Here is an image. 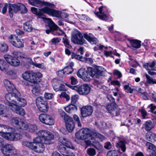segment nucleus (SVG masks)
<instances>
[{"mask_svg":"<svg viewBox=\"0 0 156 156\" xmlns=\"http://www.w3.org/2000/svg\"><path fill=\"white\" fill-rule=\"evenodd\" d=\"M115 103H112L108 105L107 106V109L109 113H111L114 110L115 107L116 106Z\"/></svg>","mask_w":156,"mask_h":156,"instance_id":"79ce46f5","label":"nucleus"},{"mask_svg":"<svg viewBox=\"0 0 156 156\" xmlns=\"http://www.w3.org/2000/svg\"><path fill=\"white\" fill-rule=\"evenodd\" d=\"M80 55H77L74 52H72L71 54V58L72 59L75 58L79 60V59H80Z\"/></svg>","mask_w":156,"mask_h":156,"instance_id":"69168bd1","label":"nucleus"},{"mask_svg":"<svg viewBox=\"0 0 156 156\" xmlns=\"http://www.w3.org/2000/svg\"><path fill=\"white\" fill-rule=\"evenodd\" d=\"M36 105L39 110L42 112H46L48 109V107L47 101L44 100V98L39 97L36 99Z\"/></svg>","mask_w":156,"mask_h":156,"instance_id":"39448f33","label":"nucleus"},{"mask_svg":"<svg viewBox=\"0 0 156 156\" xmlns=\"http://www.w3.org/2000/svg\"><path fill=\"white\" fill-rule=\"evenodd\" d=\"M121 154L118 151L114 150L108 151L107 154V156H121Z\"/></svg>","mask_w":156,"mask_h":156,"instance_id":"58836bf2","label":"nucleus"},{"mask_svg":"<svg viewBox=\"0 0 156 156\" xmlns=\"http://www.w3.org/2000/svg\"><path fill=\"white\" fill-rule=\"evenodd\" d=\"M72 89L75 90L79 94L86 95L90 92L91 88L88 84L85 83L72 87Z\"/></svg>","mask_w":156,"mask_h":156,"instance_id":"20e7f679","label":"nucleus"},{"mask_svg":"<svg viewBox=\"0 0 156 156\" xmlns=\"http://www.w3.org/2000/svg\"><path fill=\"white\" fill-rule=\"evenodd\" d=\"M77 109L76 106L73 104L70 105L65 108L66 111L70 113H73L76 112Z\"/></svg>","mask_w":156,"mask_h":156,"instance_id":"bb28decb","label":"nucleus"},{"mask_svg":"<svg viewBox=\"0 0 156 156\" xmlns=\"http://www.w3.org/2000/svg\"><path fill=\"white\" fill-rule=\"evenodd\" d=\"M18 38L15 35H11L9 37V40L10 42L12 44L13 43L16 41Z\"/></svg>","mask_w":156,"mask_h":156,"instance_id":"3c124183","label":"nucleus"},{"mask_svg":"<svg viewBox=\"0 0 156 156\" xmlns=\"http://www.w3.org/2000/svg\"><path fill=\"white\" fill-rule=\"evenodd\" d=\"M28 131L30 132H34L37 130V126L34 125L29 124L28 125Z\"/></svg>","mask_w":156,"mask_h":156,"instance_id":"c03bdc74","label":"nucleus"},{"mask_svg":"<svg viewBox=\"0 0 156 156\" xmlns=\"http://www.w3.org/2000/svg\"><path fill=\"white\" fill-rule=\"evenodd\" d=\"M74 65V63L73 62H71L69 63V65L66 67L64 69L66 70L67 68H69L70 69V72H73V66Z\"/></svg>","mask_w":156,"mask_h":156,"instance_id":"680f3d73","label":"nucleus"},{"mask_svg":"<svg viewBox=\"0 0 156 156\" xmlns=\"http://www.w3.org/2000/svg\"><path fill=\"white\" fill-rule=\"evenodd\" d=\"M155 63L154 61H153L151 62H148L143 64V67L146 69L147 70H149L150 69H152L155 66Z\"/></svg>","mask_w":156,"mask_h":156,"instance_id":"f704fd0d","label":"nucleus"},{"mask_svg":"<svg viewBox=\"0 0 156 156\" xmlns=\"http://www.w3.org/2000/svg\"><path fill=\"white\" fill-rule=\"evenodd\" d=\"M19 119L18 117L13 118L12 119L11 122L13 125H18L19 122Z\"/></svg>","mask_w":156,"mask_h":156,"instance_id":"4d7b16f0","label":"nucleus"},{"mask_svg":"<svg viewBox=\"0 0 156 156\" xmlns=\"http://www.w3.org/2000/svg\"><path fill=\"white\" fill-rule=\"evenodd\" d=\"M18 127L21 129L26 130L28 129V125L23 122H21Z\"/></svg>","mask_w":156,"mask_h":156,"instance_id":"8fccbe9b","label":"nucleus"},{"mask_svg":"<svg viewBox=\"0 0 156 156\" xmlns=\"http://www.w3.org/2000/svg\"><path fill=\"white\" fill-rule=\"evenodd\" d=\"M33 72L30 71H26L23 74V78L28 81V80H30V78L29 76H31L32 75Z\"/></svg>","mask_w":156,"mask_h":156,"instance_id":"4c0bfd02","label":"nucleus"},{"mask_svg":"<svg viewBox=\"0 0 156 156\" xmlns=\"http://www.w3.org/2000/svg\"><path fill=\"white\" fill-rule=\"evenodd\" d=\"M12 131L11 133H5V138L10 140H17L22 138V135L17 130L13 128Z\"/></svg>","mask_w":156,"mask_h":156,"instance_id":"0eeeda50","label":"nucleus"},{"mask_svg":"<svg viewBox=\"0 0 156 156\" xmlns=\"http://www.w3.org/2000/svg\"><path fill=\"white\" fill-rule=\"evenodd\" d=\"M43 143H40L36 146L35 145V147L33 150L35 152L38 153H42L44 150V147Z\"/></svg>","mask_w":156,"mask_h":156,"instance_id":"cd10ccee","label":"nucleus"},{"mask_svg":"<svg viewBox=\"0 0 156 156\" xmlns=\"http://www.w3.org/2000/svg\"><path fill=\"white\" fill-rule=\"evenodd\" d=\"M101 67L94 68L88 67L87 69V72L90 76L93 78H98L100 75H101L103 71L101 70Z\"/></svg>","mask_w":156,"mask_h":156,"instance_id":"9b49d317","label":"nucleus"},{"mask_svg":"<svg viewBox=\"0 0 156 156\" xmlns=\"http://www.w3.org/2000/svg\"><path fill=\"white\" fill-rule=\"evenodd\" d=\"M87 154L90 156H94L96 154V151L95 150L92 148H88L87 150Z\"/></svg>","mask_w":156,"mask_h":156,"instance_id":"de8ad7c7","label":"nucleus"},{"mask_svg":"<svg viewBox=\"0 0 156 156\" xmlns=\"http://www.w3.org/2000/svg\"><path fill=\"white\" fill-rule=\"evenodd\" d=\"M78 98V96L77 95H74L72 96L71 103L73 104L76 103L77 101Z\"/></svg>","mask_w":156,"mask_h":156,"instance_id":"052dcab7","label":"nucleus"},{"mask_svg":"<svg viewBox=\"0 0 156 156\" xmlns=\"http://www.w3.org/2000/svg\"><path fill=\"white\" fill-rule=\"evenodd\" d=\"M1 129H3V132H4L3 131H6V130H12V129L13 128L12 127H10L9 126H8L5 125H1Z\"/></svg>","mask_w":156,"mask_h":156,"instance_id":"6e6d98bb","label":"nucleus"},{"mask_svg":"<svg viewBox=\"0 0 156 156\" xmlns=\"http://www.w3.org/2000/svg\"><path fill=\"white\" fill-rule=\"evenodd\" d=\"M20 10H21V13L23 14L27 11V8L23 4L18 3L10 4L9 8V12L10 17H13V13H17Z\"/></svg>","mask_w":156,"mask_h":156,"instance_id":"7ed1b4c3","label":"nucleus"},{"mask_svg":"<svg viewBox=\"0 0 156 156\" xmlns=\"http://www.w3.org/2000/svg\"><path fill=\"white\" fill-rule=\"evenodd\" d=\"M23 29L27 31L30 32L32 30L33 27L30 22L27 21L24 23Z\"/></svg>","mask_w":156,"mask_h":156,"instance_id":"2f4dec72","label":"nucleus"},{"mask_svg":"<svg viewBox=\"0 0 156 156\" xmlns=\"http://www.w3.org/2000/svg\"><path fill=\"white\" fill-rule=\"evenodd\" d=\"M42 18L44 19V21L45 22H46L47 21L48 22V25L50 27V30H46V32L47 34H49V33L50 32V31H51L52 30H53V29L51 28V24H50V23H49V20L48 19H47V18H45V17H42Z\"/></svg>","mask_w":156,"mask_h":156,"instance_id":"bf43d9fd","label":"nucleus"},{"mask_svg":"<svg viewBox=\"0 0 156 156\" xmlns=\"http://www.w3.org/2000/svg\"><path fill=\"white\" fill-rule=\"evenodd\" d=\"M9 50L8 46L5 42L0 43V51L5 53Z\"/></svg>","mask_w":156,"mask_h":156,"instance_id":"72a5a7b5","label":"nucleus"},{"mask_svg":"<svg viewBox=\"0 0 156 156\" xmlns=\"http://www.w3.org/2000/svg\"><path fill=\"white\" fill-rule=\"evenodd\" d=\"M39 135L41 137L44 144H51V140L54 138V135L51 133L46 130L40 131Z\"/></svg>","mask_w":156,"mask_h":156,"instance_id":"423d86ee","label":"nucleus"},{"mask_svg":"<svg viewBox=\"0 0 156 156\" xmlns=\"http://www.w3.org/2000/svg\"><path fill=\"white\" fill-rule=\"evenodd\" d=\"M17 43L15 44V46L18 48H23L24 46L23 43L20 39L18 38L17 40Z\"/></svg>","mask_w":156,"mask_h":156,"instance_id":"09e8293b","label":"nucleus"},{"mask_svg":"<svg viewBox=\"0 0 156 156\" xmlns=\"http://www.w3.org/2000/svg\"><path fill=\"white\" fill-rule=\"evenodd\" d=\"M3 83L6 89L8 91H12L14 89L16 90L14 85L10 81L5 79L3 80Z\"/></svg>","mask_w":156,"mask_h":156,"instance_id":"393cba45","label":"nucleus"},{"mask_svg":"<svg viewBox=\"0 0 156 156\" xmlns=\"http://www.w3.org/2000/svg\"><path fill=\"white\" fill-rule=\"evenodd\" d=\"M4 72L7 75H11L14 73V71L12 70H8V69L6 71H4Z\"/></svg>","mask_w":156,"mask_h":156,"instance_id":"774afa93","label":"nucleus"},{"mask_svg":"<svg viewBox=\"0 0 156 156\" xmlns=\"http://www.w3.org/2000/svg\"><path fill=\"white\" fill-rule=\"evenodd\" d=\"M29 2L31 5L39 7H41L44 5L53 8L55 7V5L53 4L47 2H42L39 0H29Z\"/></svg>","mask_w":156,"mask_h":156,"instance_id":"dca6fc26","label":"nucleus"},{"mask_svg":"<svg viewBox=\"0 0 156 156\" xmlns=\"http://www.w3.org/2000/svg\"><path fill=\"white\" fill-rule=\"evenodd\" d=\"M131 46L135 48H139L141 47V41L133 39L130 41Z\"/></svg>","mask_w":156,"mask_h":156,"instance_id":"c85d7f7f","label":"nucleus"},{"mask_svg":"<svg viewBox=\"0 0 156 156\" xmlns=\"http://www.w3.org/2000/svg\"><path fill=\"white\" fill-rule=\"evenodd\" d=\"M38 136L37 137H36L34 139V142H33V144H34L35 143H36V144L37 143L38 144L40 143L44 144V142L42 140V139L41 138V137L39 135V131L38 133Z\"/></svg>","mask_w":156,"mask_h":156,"instance_id":"a19ab883","label":"nucleus"},{"mask_svg":"<svg viewBox=\"0 0 156 156\" xmlns=\"http://www.w3.org/2000/svg\"><path fill=\"white\" fill-rule=\"evenodd\" d=\"M44 97L46 99H50L53 98V95L51 93H46L44 94Z\"/></svg>","mask_w":156,"mask_h":156,"instance_id":"0e129e2a","label":"nucleus"},{"mask_svg":"<svg viewBox=\"0 0 156 156\" xmlns=\"http://www.w3.org/2000/svg\"><path fill=\"white\" fill-rule=\"evenodd\" d=\"M18 92L19 91H17L15 93H8L5 95V100L7 101L6 103L7 105H8L11 109L14 106V104L16 101Z\"/></svg>","mask_w":156,"mask_h":156,"instance_id":"6e6552de","label":"nucleus"},{"mask_svg":"<svg viewBox=\"0 0 156 156\" xmlns=\"http://www.w3.org/2000/svg\"><path fill=\"white\" fill-rule=\"evenodd\" d=\"M49 21V23L51 24V28L53 29V30H59L60 32H56L54 34V35L56 36H61L64 34V33L63 31L57 25H56L55 23L50 18H47Z\"/></svg>","mask_w":156,"mask_h":156,"instance_id":"412c9836","label":"nucleus"},{"mask_svg":"<svg viewBox=\"0 0 156 156\" xmlns=\"http://www.w3.org/2000/svg\"><path fill=\"white\" fill-rule=\"evenodd\" d=\"M71 40L74 43L80 45L87 43L86 41L83 38V35L80 32L73 34L71 37Z\"/></svg>","mask_w":156,"mask_h":156,"instance_id":"1a4fd4ad","label":"nucleus"},{"mask_svg":"<svg viewBox=\"0 0 156 156\" xmlns=\"http://www.w3.org/2000/svg\"><path fill=\"white\" fill-rule=\"evenodd\" d=\"M11 109L16 113L22 116L24 115L26 113L24 110L20 107H16V108L13 107L11 108Z\"/></svg>","mask_w":156,"mask_h":156,"instance_id":"a878e982","label":"nucleus"},{"mask_svg":"<svg viewBox=\"0 0 156 156\" xmlns=\"http://www.w3.org/2000/svg\"><path fill=\"white\" fill-rule=\"evenodd\" d=\"M27 101L26 99L21 97V94L20 92H18L16 101L14 104L13 107L16 108V107H24L27 105Z\"/></svg>","mask_w":156,"mask_h":156,"instance_id":"2eb2a0df","label":"nucleus"},{"mask_svg":"<svg viewBox=\"0 0 156 156\" xmlns=\"http://www.w3.org/2000/svg\"><path fill=\"white\" fill-rule=\"evenodd\" d=\"M4 57L7 62L11 66L15 67L19 66L20 62L17 58L8 55H4Z\"/></svg>","mask_w":156,"mask_h":156,"instance_id":"4468645a","label":"nucleus"},{"mask_svg":"<svg viewBox=\"0 0 156 156\" xmlns=\"http://www.w3.org/2000/svg\"><path fill=\"white\" fill-rule=\"evenodd\" d=\"M144 125L145 129L147 131L150 130L153 128L152 122L150 120L146 121Z\"/></svg>","mask_w":156,"mask_h":156,"instance_id":"473e14b6","label":"nucleus"},{"mask_svg":"<svg viewBox=\"0 0 156 156\" xmlns=\"http://www.w3.org/2000/svg\"><path fill=\"white\" fill-rule=\"evenodd\" d=\"M58 141L62 145H58L57 147V148L64 156H76L73 153L71 154H66V153H67L66 148L63 145L68 148L73 150L75 149V147L68 139L64 137H61L59 138Z\"/></svg>","mask_w":156,"mask_h":156,"instance_id":"f257e3e1","label":"nucleus"},{"mask_svg":"<svg viewBox=\"0 0 156 156\" xmlns=\"http://www.w3.org/2000/svg\"><path fill=\"white\" fill-rule=\"evenodd\" d=\"M12 54L16 56L17 58H25V55L22 53L18 51H14L12 53Z\"/></svg>","mask_w":156,"mask_h":156,"instance_id":"37998d69","label":"nucleus"},{"mask_svg":"<svg viewBox=\"0 0 156 156\" xmlns=\"http://www.w3.org/2000/svg\"><path fill=\"white\" fill-rule=\"evenodd\" d=\"M59 113L60 115L64 119L65 121L70 118V117L67 115L65 112L62 110L59 111Z\"/></svg>","mask_w":156,"mask_h":156,"instance_id":"49530a36","label":"nucleus"},{"mask_svg":"<svg viewBox=\"0 0 156 156\" xmlns=\"http://www.w3.org/2000/svg\"><path fill=\"white\" fill-rule=\"evenodd\" d=\"M39 119L42 122L47 125H52L54 123V119L46 114H41L39 115Z\"/></svg>","mask_w":156,"mask_h":156,"instance_id":"9d476101","label":"nucleus"},{"mask_svg":"<svg viewBox=\"0 0 156 156\" xmlns=\"http://www.w3.org/2000/svg\"><path fill=\"white\" fill-rule=\"evenodd\" d=\"M23 146L27 147L33 150L35 147L33 142H30L27 141H23L22 142Z\"/></svg>","mask_w":156,"mask_h":156,"instance_id":"c9c22d12","label":"nucleus"},{"mask_svg":"<svg viewBox=\"0 0 156 156\" xmlns=\"http://www.w3.org/2000/svg\"><path fill=\"white\" fill-rule=\"evenodd\" d=\"M145 145L150 153L147 156H156V147L152 143L148 142L146 143Z\"/></svg>","mask_w":156,"mask_h":156,"instance_id":"a211bd4d","label":"nucleus"},{"mask_svg":"<svg viewBox=\"0 0 156 156\" xmlns=\"http://www.w3.org/2000/svg\"><path fill=\"white\" fill-rule=\"evenodd\" d=\"M31 11L33 13L39 16H41L43 13H45L53 16L59 17L61 16L60 12L51 9L48 7L39 9V11H37V9L32 7L31 8Z\"/></svg>","mask_w":156,"mask_h":156,"instance_id":"f03ea898","label":"nucleus"},{"mask_svg":"<svg viewBox=\"0 0 156 156\" xmlns=\"http://www.w3.org/2000/svg\"><path fill=\"white\" fill-rule=\"evenodd\" d=\"M103 6H101L98 8L99 12H94L95 15L100 19L107 21L109 19L108 16L102 12Z\"/></svg>","mask_w":156,"mask_h":156,"instance_id":"6ab92c4d","label":"nucleus"},{"mask_svg":"<svg viewBox=\"0 0 156 156\" xmlns=\"http://www.w3.org/2000/svg\"><path fill=\"white\" fill-rule=\"evenodd\" d=\"M93 108L91 106H86L82 107L81 109V113L83 118L89 116L93 112Z\"/></svg>","mask_w":156,"mask_h":156,"instance_id":"f3484780","label":"nucleus"},{"mask_svg":"<svg viewBox=\"0 0 156 156\" xmlns=\"http://www.w3.org/2000/svg\"><path fill=\"white\" fill-rule=\"evenodd\" d=\"M67 129L69 132L73 131L75 128V123L71 117L65 121Z\"/></svg>","mask_w":156,"mask_h":156,"instance_id":"b1692460","label":"nucleus"},{"mask_svg":"<svg viewBox=\"0 0 156 156\" xmlns=\"http://www.w3.org/2000/svg\"><path fill=\"white\" fill-rule=\"evenodd\" d=\"M116 146L120 148L123 152H125L126 150L125 142L121 140L117 143Z\"/></svg>","mask_w":156,"mask_h":156,"instance_id":"e433bc0d","label":"nucleus"},{"mask_svg":"<svg viewBox=\"0 0 156 156\" xmlns=\"http://www.w3.org/2000/svg\"><path fill=\"white\" fill-rule=\"evenodd\" d=\"M73 118L77 124L78 126L80 127H81L82 124L80 122L79 117L77 115H74L73 116Z\"/></svg>","mask_w":156,"mask_h":156,"instance_id":"603ef678","label":"nucleus"},{"mask_svg":"<svg viewBox=\"0 0 156 156\" xmlns=\"http://www.w3.org/2000/svg\"><path fill=\"white\" fill-rule=\"evenodd\" d=\"M34 86L33 87L32 91L33 94L35 95H38L40 92L39 86L37 83H34Z\"/></svg>","mask_w":156,"mask_h":156,"instance_id":"c756f323","label":"nucleus"},{"mask_svg":"<svg viewBox=\"0 0 156 156\" xmlns=\"http://www.w3.org/2000/svg\"><path fill=\"white\" fill-rule=\"evenodd\" d=\"M123 87L124 90L126 92L130 93H133V89H132L129 86L128 84L124 85Z\"/></svg>","mask_w":156,"mask_h":156,"instance_id":"864d4df0","label":"nucleus"},{"mask_svg":"<svg viewBox=\"0 0 156 156\" xmlns=\"http://www.w3.org/2000/svg\"><path fill=\"white\" fill-rule=\"evenodd\" d=\"M62 39V42L64 44L66 48H68L69 46V44L68 39L66 38H63Z\"/></svg>","mask_w":156,"mask_h":156,"instance_id":"e2e57ef3","label":"nucleus"},{"mask_svg":"<svg viewBox=\"0 0 156 156\" xmlns=\"http://www.w3.org/2000/svg\"><path fill=\"white\" fill-rule=\"evenodd\" d=\"M9 68L8 64L4 60L0 59V69L2 71H6Z\"/></svg>","mask_w":156,"mask_h":156,"instance_id":"7c9ffc66","label":"nucleus"},{"mask_svg":"<svg viewBox=\"0 0 156 156\" xmlns=\"http://www.w3.org/2000/svg\"><path fill=\"white\" fill-rule=\"evenodd\" d=\"M2 152L5 155L4 156L12 155L16 153V150L11 144H7L3 147L1 149Z\"/></svg>","mask_w":156,"mask_h":156,"instance_id":"f8f14e48","label":"nucleus"},{"mask_svg":"<svg viewBox=\"0 0 156 156\" xmlns=\"http://www.w3.org/2000/svg\"><path fill=\"white\" fill-rule=\"evenodd\" d=\"M83 36L85 39L92 44H96L98 43V40L95 37H93V35L91 33L89 34L84 33L83 34Z\"/></svg>","mask_w":156,"mask_h":156,"instance_id":"aec40b11","label":"nucleus"},{"mask_svg":"<svg viewBox=\"0 0 156 156\" xmlns=\"http://www.w3.org/2000/svg\"><path fill=\"white\" fill-rule=\"evenodd\" d=\"M42 76V74L39 72H33L32 75L31 76H29L30 80H28L30 82L34 83H37V80Z\"/></svg>","mask_w":156,"mask_h":156,"instance_id":"4be33fe9","label":"nucleus"},{"mask_svg":"<svg viewBox=\"0 0 156 156\" xmlns=\"http://www.w3.org/2000/svg\"><path fill=\"white\" fill-rule=\"evenodd\" d=\"M90 133L87 129H81L76 133V138L80 140H83L88 138L90 136Z\"/></svg>","mask_w":156,"mask_h":156,"instance_id":"ddd939ff","label":"nucleus"},{"mask_svg":"<svg viewBox=\"0 0 156 156\" xmlns=\"http://www.w3.org/2000/svg\"><path fill=\"white\" fill-rule=\"evenodd\" d=\"M113 52L112 51H107L106 50H105L104 52V54L105 55L106 57H111Z\"/></svg>","mask_w":156,"mask_h":156,"instance_id":"338daca9","label":"nucleus"},{"mask_svg":"<svg viewBox=\"0 0 156 156\" xmlns=\"http://www.w3.org/2000/svg\"><path fill=\"white\" fill-rule=\"evenodd\" d=\"M88 74L87 73L82 69H79L77 73V76L86 82L89 81L90 80V78L87 76Z\"/></svg>","mask_w":156,"mask_h":156,"instance_id":"5701e85b","label":"nucleus"},{"mask_svg":"<svg viewBox=\"0 0 156 156\" xmlns=\"http://www.w3.org/2000/svg\"><path fill=\"white\" fill-rule=\"evenodd\" d=\"M147 79L146 82L149 84H156V79H153L147 74L145 75Z\"/></svg>","mask_w":156,"mask_h":156,"instance_id":"ea45409f","label":"nucleus"},{"mask_svg":"<svg viewBox=\"0 0 156 156\" xmlns=\"http://www.w3.org/2000/svg\"><path fill=\"white\" fill-rule=\"evenodd\" d=\"M61 38L59 37H55L52 38L51 41L52 43L55 44H58L60 41Z\"/></svg>","mask_w":156,"mask_h":156,"instance_id":"13d9d810","label":"nucleus"},{"mask_svg":"<svg viewBox=\"0 0 156 156\" xmlns=\"http://www.w3.org/2000/svg\"><path fill=\"white\" fill-rule=\"evenodd\" d=\"M56 86L53 85V88L56 91H66V89L65 88V86L64 84H61L58 88L56 87Z\"/></svg>","mask_w":156,"mask_h":156,"instance_id":"a18cd8bd","label":"nucleus"},{"mask_svg":"<svg viewBox=\"0 0 156 156\" xmlns=\"http://www.w3.org/2000/svg\"><path fill=\"white\" fill-rule=\"evenodd\" d=\"M132 120L133 121V123H134L135 124H137L140 126L141 124V119L137 117H135L134 118H132Z\"/></svg>","mask_w":156,"mask_h":156,"instance_id":"5fc2aeb1","label":"nucleus"}]
</instances>
